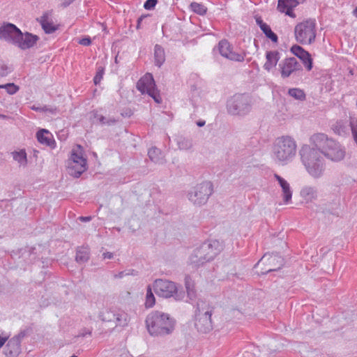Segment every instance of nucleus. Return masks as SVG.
<instances>
[{
    "label": "nucleus",
    "mask_w": 357,
    "mask_h": 357,
    "mask_svg": "<svg viewBox=\"0 0 357 357\" xmlns=\"http://www.w3.org/2000/svg\"><path fill=\"white\" fill-rule=\"evenodd\" d=\"M213 307L206 301L199 300L195 310V326L199 333H207L213 329Z\"/></svg>",
    "instance_id": "39448f33"
},
{
    "label": "nucleus",
    "mask_w": 357,
    "mask_h": 357,
    "mask_svg": "<svg viewBox=\"0 0 357 357\" xmlns=\"http://www.w3.org/2000/svg\"><path fill=\"white\" fill-rule=\"evenodd\" d=\"M38 21L40 22L45 33H52L59 29V26L54 24L52 20L50 19L47 13H44L39 20L38 19Z\"/></svg>",
    "instance_id": "412c9836"
},
{
    "label": "nucleus",
    "mask_w": 357,
    "mask_h": 357,
    "mask_svg": "<svg viewBox=\"0 0 357 357\" xmlns=\"http://www.w3.org/2000/svg\"><path fill=\"white\" fill-rule=\"evenodd\" d=\"M261 31L264 33L266 38L270 39L273 43H277L278 40V37L276 33H275L271 29L270 26L267 24L264 26Z\"/></svg>",
    "instance_id": "c9c22d12"
},
{
    "label": "nucleus",
    "mask_w": 357,
    "mask_h": 357,
    "mask_svg": "<svg viewBox=\"0 0 357 357\" xmlns=\"http://www.w3.org/2000/svg\"><path fill=\"white\" fill-rule=\"evenodd\" d=\"M90 252L88 248L78 247L76 251L75 260L79 264H84L89 259Z\"/></svg>",
    "instance_id": "393cba45"
},
{
    "label": "nucleus",
    "mask_w": 357,
    "mask_h": 357,
    "mask_svg": "<svg viewBox=\"0 0 357 357\" xmlns=\"http://www.w3.org/2000/svg\"><path fill=\"white\" fill-rule=\"evenodd\" d=\"M221 250L222 245L218 241H206L193 251L190 257V262L198 268L213 260Z\"/></svg>",
    "instance_id": "20e7f679"
},
{
    "label": "nucleus",
    "mask_w": 357,
    "mask_h": 357,
    "mask_svg": "<svg viewBox=\"0 0 357 357\" xmlns=\"http://www.w3.org/2000/svg\"><path fill=\"white\" fill-rule=\"evenodd\" d=\"M77 160V162H82V164H86V160L81 155L73 152L71 155V158L69 161Z\"/></svg>",
    "instance_id": "a19ab883"
},
{
    "label": "nucleus",
    "mask_w": 357,
    "mask_h": 357,
    "mask_svg": "<svg viewBox=\"0 0 357 357\" xmlns=\"http://www.w3.org/2000/svg\"><path fill=\"white\" fill-rule=\"evenodd\" d=\"M190 8L193 12L200 15H205L207 11V8L203 4L197 2L191 3Z\"/></svg>",
    "instance_id": "e433bc0d"
},
{
    "label": "nucleus",
    "mask_w": 357,
    "mask_h": 357,
    "mask_svg": "<svg viewBox=\"0 0 357 357\" xmlns=\"http://www.w3.org/2000/svg\"><path fill=\"white\" fill-rule=\"evenodd\" d=\"M0 89H5L7 93L10 95H13L16 93L20 89L19 86L15 85L14 83L1 84Z\"/></svg>",
    "instance_id": "4c0bfd02"
},
{
    "label": "nucleus",
    "mask_w": 357,
    "mask_h": 357,
    "mask_svg": "<svg viewBox=\"0 0 357 357\" xmlns=\"http://www.w3.org/2000/svg\"><path fill=\"white\" fill-rule=\"evenodd\" d=\"M315 28V20L311 19L298 24L294 29L296 41L303 45L312 44L316 38Z\"/></svg>",
    "instance_id": "6e6552de"
},
{
    "label": "nucleus",
    "mask_w": 357,
    "mask_h": 357,
    "mask_svg": "<svg viewBox=\"0 0 357 357\" xmlns=\"http://www.w3.org/2000/svg\"><path fill=\"white\" fill-rule=\"evenodd\" d=\"M288 94L298 100H304L305 99V94L304 91L298 88L289 89Z\"/></svg>",
    "instance_id": "72a5a7b5"
},
{
    "label": "nucleus",
    "mask_w": 357,
    "mask_h": 357,
    "mask_svg": "<svg viewBox=\"0 0 357 357\" xmlns=\"http://www.w3.org/2000/svg\"><path fill=\"white\" fill-rule=\"evenodd\" d=\"M8 340V336L1 337L0 336V349L6 344Z\"/></svg>",
    "instance_id": "864d4df0"
},
{
    "label": "nucleus",
    "mask_w": 357,
    "mask_h": 357,
    "mask_svg": "<svg viewBox=\"0 0 357 357\" xmlns=\"http://www.w3.org/2000/svg\"><path fill=\"white\" fill-rule=\"evenodd\" d=\"M213 186L211 182L204 181L195 186L188 193V199L196 206L204 205L213 194Z\"/></svg>",
    "instance_id": "1a4fd4ad"
},
{
    "label": "nucleus",
    "mask_w": 357,
    "mask_h": 357,
    "mask_svg": "<svg viewBox=\"0 0 357 357\" xmlns=\"http://www.w3.org/2000/svg\"><path fill=\"white\" fill-rule=\"evenodd\" d=\"M282 78L289 77L292 73L302 70V66L295 57L286 58L279 63Z\"/></svg>",
    "instance_id": "2eb2a0df"
},
{
    "label": "nucleus",
    "mask_w": 357,
    "mask_h": 357,
    "mask_svg": "<svg viewBox=\"0 0 357 357\" xmlns=\"http://www.w3.org/2000/svg\"><path fill=\"white\" fill-rule=\"evenodd\" d=\"M86 170V164L78 163L77 160L68 162V174L75 178H79Z\"/></svg>",
    "instance_id": "aec40b11"
},
{
    "label": "nucleus",
    "mask_w": 357,
    "mask_h": 357,
    "mask_svg": "<svg viewBox=\"0 0 357 357\" xmlns=\"http://www.w3.org/2000/svg\"><path fill=\"white\" fill-rule=\"evenodd\" d=\"M215 51H218L222 56L230 61L243 62L245 60V53L239 54L234 52L232 45L226 39L219 41L218 45L213 48V52Z\"/></svg>",
    "instance_id": "ddd939ff"
},
{
    "label": "nucleus",
    "mask_w": 357,
    "mask_h": 357,
    "mask_svg": "<svg viewBox=\"0 0 357 357\" xmlns=\"http://www.w3.org/2000/svg\"><path fill=\"white\" fill-rule=\"evenodd\" d=\"M205 123H206L205 121H202V120L198 121L197 122V126H199V127H202V126H204L205 125Z\"/></svg>",
    "instance_id": "13d9d810"
},
{
    "label": "nucleus",
    "mask_w": 357,
    "mask_h": 357,
    "mask_svg": "<svg viewBox=\"0 0 357 357\" xmlns=\"http://www.w3.org/2000/svg\"><path fill=\"white\" fill-rule=\"evenodd\" d=\"M255 20H256V23L259 26L260 29L261 30L264 26H266L267 25L266 23H265L261 17L259 16H257V17H255Z\"/></svg>",
    "instance_id": "c03bdc74"
},
{
    "label": "nucleus",
    "mask_w": 357,
    "mask_h": 357,
    "mask_svg": "<svg viewBox=\"0 0 357 357\" xmlns=\"http://www.w3.org/2000/svg\"><path fill=\"white\" fill-rule=\"evenodd\" d=\"M354 14L355 16L357 17V7L354 9Z\"/></svg>",
    "instance_id": "052dcab7"
},
{
    "label": "nucleus",
    "mask_w": 357,
    "mask_h": 357,
    "mask_svg": "<svg viewBox=\"0 0 357 357\" xmlns=\"http://www.w3.org/2000/svg\"><path fill=\"white\" fill-rule=\"evenodd\" d=\"M154 59L155 66L158 67H160L165 61V50L160 45H155Z\"/></svg>",
    "instance_id": "a878e982"
},
{
    "label": "nucleus",
    "mask_w": 357,
    "mask_h": 357,
    "mask_svg": "<svg viewBox=\"0 0 357 357\" xmlns=\"http://www.w3.org/2000/svg\"><path fill=\"white\" fill-rule=\"evenodd\" d=\"M93 117L94 119H96L98 121L99 124L103 126V125H107L111 126L114 124L116 121L114 118H106L105 116H103L102 115H100L98 114V112L93 113Z\"/></svg>",
    "instance_id": "473e14b6"
},
{
    "label": "nucleus",
    "mask_w": 357,
    "mask_h": 357,
    "mask_svg": "<svg viewBox=\"0 0 357 357\" xmlns=\"http://www.w3.org/2000/svg\"><path fill=\"white\" fill-rule=\"evenodd\" d=\"M36 137L38 141L46 146H52L55 141L53 139L52 135L50 132L46 129H40L36 132Z\"/></svg>",
    "instance_id": "5701e85b"
},
{
    "label": "nucleus",
    "mask_w": 357,
    "mask_h": 357,
    "mask_svg": "<svg viewBox=\"0 0 357 357\" xmlns=\"http://www.w3.org/2000/svg\"><path fill=\"white\" fill-rule=\"evenodd\" d=\"M174 324V320L168 314L159 311L151 312L146 319V328L152 336H163L172 333Z\"/></svg>",
    "instance_id": "7ed1b4c3"
},
{
    "label": "nucleus",
    "mask_w": 357,
    "mask_h": 357,
    "mask_svg": "<svg viewBox=\"0 0 357 357\" xmlns=\"http://www.w3.org/2000/svg\"><path fill=\"white\" fill-rule=\"evenodd\" d=\"M22 38V31L12 23H3L0 26V39L16 45L18 40Z\"/></svg>",
    "instance_id": "4468645a"
},
{
    "label": "nucleus",
    "mask_w": 357,
    "mask_h": 357,
    "mask_svg": "<svg viewBox=\"0 0 357 357\" xmlns=\"http://www.w3.org/2000/svg\"><path fill=\"white\" fill-rule=\"evenodd\" d=\"M128 316L126 313L121 312H116L114 319L115 325L113 328L116 327H121L123 328L128 324Z\"/></svg>",
    "instance_id": "bb28decb"
},
{
    "label": "nucleus",
    "mask_w": 357,
    "mask_h": 357,
    "mask_svg": "<svg viewBox=\"0 0 357 357\" xmlns=\"http://www.w3.org/2000/svg\"><path fill=\"white\" fill-rule=\"evenodd\" d=\"M137 89L142 94H148L155 102L160 103L162 102L159 91L156 88L153 77L151 73L145 74L137 82Z\"/></svg>",
    "instance_id": "9d476101"
},
{
    "label": "nucleus",
    "mask_w": 357,
    "mask_h": 357,
    "mask_svg": "<svg viewBox=\"0 0 357 357\" xmlns=\"http://www.w3.org/2000/svg\"><path fill=\"white\" fill-rule=\"evenodd\" d=\"M350 126H351V128L352 135L354 136L356 134H357V124L355 123L354 121H351L350 123Z\"/></svg>",
    "instance_id": "8fccbe9b"
},
{
    "label": "nucleus",
    "mask_w": 357,
    "mask_h": 357,
    "mask_svg": "<svg viewBox=\"0 0 357 357\" xmlns=\"http://www.w3.org/2000/svg\"><path fill=\"white\" fill-rule=\"evenodd\" d=\"M26 331H21L10 339L8 338L7 343L3 347V352L6 357H17L21 353V342L26 335Z\"/></svg>",
    "instance_id": "f8f14e48"
},
{
    "label": "nucleus",
    "mask_w": 357,
    "mask_h": 357,
    "mask_svg": "<svg viewBox=\"0 0 357 357\" xmlns=\"http://www.w3.org/2000/svg\"><path fill=\"white\" fill-rule=\"evenodd\" d=\"M79 43L84 46H89L91 44V40L89 37H86V38L81 39L79 41Z\"/></svg>",
    "instance_id": "a18cd8bd"
},
{
    "label": "nucleus",
    "mask_w": 357,
    "mask_h": 357,
    "mask_svg": "<svg viewBox=\"0 0 357 357\" xmlns=\"http://www.w3.org/2000/svg\"><path fill=\"white\" fill-rule=\"evenodd\" d=\"M13 159L17 161L20 165L26 166L27 164L26 153L25 150L22 149L20 151H13L11 153Z\"/></svg>",
    "instance_id": "2f4dec72"
},
{
    "label": "nucleus",
    "mask_w": 357,
    "mask_h": 357,
    "mask_svg": "<svg viewBox=\"0 0 357 357\" xmlns=\"http://www.w3.org/2000/svg\"><path fill=\"white\" fill-rule=\"evenodd\" d=\"M274 178L278 182L280 188H282V196L284 202L285 204L289 203L292 197V190L289 183L284 178L277 174H274Z\"/></svg>",
    "instance_id": "a211bd4d"
},
{
    "label": "nucleus",
    "mask_w": 357,
    "mask_h": 357,
    "mask_svg": "<svg viewBox=\"0 0 357 357\" xmlns=\"http://www.w3.org/2000/svg\"><path fill=\"white\" fill-rule=\"evenodd\" d=\"M353 137H354V139L355 142L357 143V134L354 135Z\"/></svg>",
    "instance_id": "bf43d9fd"
},
{
    "label": "nucleus",
    "mask_w": 357,
    "mask_h": 357,
    "mask_svg": "<svg viewBox=\"0 0 357 357\" xmlns=\"http://www.w3.org/2000/svg\"><path fill=\"white\" fill-rule=\"evenodd\" d=\"M298 4L297 0H278V10L284 12L288 8H294Z\"/></svg>",
    "instance_id": "c85d7f7f"
},
{
    "label": "nucleus",
    "mask_w": 357,
    "mask_h": 357,
    "mask_svg": "<svg viewBox=\"0 0 357 357\" xmlns=\"http://www.w3.org/2000/svg\"><path fill=\"white\" fill-rule=\"evenodd\" d=\"M102 256H103L104 259H110L113 258L114 255H113L112 252H104Z\"/></svg>",
    "instance_id": "603ef678"
},
{
    "label": "nucleus",
    "mask_w": 357,
    "mask_h": 357,
    "mask_svg": "<svg viewBox=\"0 0 357 357\" xmlns=\"http://www.w3.org/2000/svg\"><path fill=\"white\" fill-rule=\"evenodd\" d=\"M92 333V331L91 330H89V329H87V328H84L82 329L78 334V337H85L86 335H91Z\"/></svg>",
    "instance_id": "49530a36"
},
{
    "label": "nucleus",
    "mask_w": 357,
    "mask_h": 357,
    "mask_svg": "<svg viewBox=\"0 0 357 357\" xmlns=\"http://www.w3.org/2000/svg\"><path fill=\"white\" fill-rule=\"evenodd\" d=\"M75 0H61V6L63 8L68 7Z\"/></svg>",
    "instance_id": "de8ad7c7"
},
{
    "label": "nucleus",
    "mask_w": 357,
    "mask_h": 357,
    "mask_svg": "<svg viewBox=\"0 0 357 357\" xmlns=\"http://www.w3.org/2000/svg\"><path fill=\"white\" fill-rule=\"evenodd\" d=\"M104 70H105L104 68H102L101 66L98 68L96 75L93 77V83L95 85H98L100 83V82L103 77Z\"/></svg>",
    "instance_id": "58836bf2"
},
{
    "label": "nucleus",
    "mask_w": 357,
    "mask_h": 357,
    "mask_svg": "<svg viewBox=\"0 0 357 357\" xmlns=\"http://www.w3.org/2000/svg\"><path fill=\"white\" fill-rule=\"evenodd\" d=\"M296 150L297 144L293 137L288 135L279 137L273 144L271 157L275 162L285 165L293 160Z\"/></svg>",
    "instance_id": "f03ea898"
},
{
    "label": "nucleus",
    "mask_w": 357,
    "mask_h": 357,
    "mask_svg": "<svg viewBox=\"0 0 357 357\" xmlns=\"http://www.w3.org/2000/svg\"><path fill=\"white\" fill-rule=\"evenodd\" d=\"M227 109L231 115L245 116L251 111L252 98L247 93L235 94L227 100Z\"/></svg>",
    "instance_id": "423d86ee"
},
{
    "label": "nucleus",
    "mask_w": 357,
    "mask_h": 357,
    "mask_svg": "<svg viewBox=\"0 0 357 357\" xmlns=\"http://www.w3.org/2000/svg\"><path fill=\"white\" fill-rule=\"evenodd\" d=\"M148 17V15H141L138 19H137V29H140V26H141V24H142V20L147 17Z\"/></svg>",
    "instance_id": "09e8293b"
},
{
    "label": "nucleus",
    "mask_w": 357,
    "mask_h": 357,
    "mask_svg": "<svg viewBox=\"0 0 357 357\" xmlns=\"http://www.w3.org/2000/svg\"><path fill=\"white\" fill-rule=\"evenodd\" d=\"M148 155L150 160L156 164H164L165 162V155L160 151L155 146H153L149 149L148 151Z\"/></svg>",
    "instance_id": "b1692460"
},
{
    "label": "nucleus",
    "mask_w": 357,
    "mask_h": 357,
    "mask_svg": "<svg viewBox=\"0 0 357 357\" xmlns=\"http://www.w3.org/2000/svg\"><path fill=\"white\" fill-rule=\"evenodd\" d=\"M155 303V296L150 285L147 287L145 305L146 307H152Z\"/></svg>",
    "instance_id": "f704fd0d"
},
{
    "label": "nucleus",
    "mask_w": 357,
    "mask_h": 357,
    "mask_svg": "<svg viewBox=\"0 0 357 357\" xmlns=\"http://www.w3.org/2000/svg\"><path fill=\"white\" fill-rule=\"evenodd\" d=\"M291 52L302 61L307 71L312 70L313 67L312 59L307 51L305 50L302 47L298 45H294L291 47Z\"/></svg>",
    "instance_id": "dca6fc26"
},
{
    "label": "nucleus",
    "mask_w": 357,
    "mask_h": 357,
    "mask_svg": "<svg viewBox=\"0 0 357 357\" xmlns=\"http://www.w3.org/2000/svg\"><path fill=\"white\" fill-rule=\"evenodd\" d=\"M177 145L181 150H188L192 146V141L191 139L179 136L176 139Z\"/></svg>",
    "instance_id": "7c9ffc66"
},
{
    "label": "nucleus",
    "mask_w": 357,
    "mask_h": 357,
    "mask_svg": "<svg viewBox=\"0 0 357 357\" xmlns=\"http://www.w3.org/2000/svg\"><path fill=\"white\" fill-rule=\"evenodd\" d=\"M293 9L294 8H288L287 10H285L283 13H284L287 15L289 16V17H295L296 15L293 11Z\"/></svg>",
    "instance_id": "3c124183"
},
{
    "label": "nucleus",
    "mask_w": 357,
    "mask_h": 357,
    "mask_svg": "<svg viewBox=\"0 0 357 357\" xmlns=\"http://www.w3.org/2000/svg\"><path fill=\"white\" fill-rule=\"evenodd\" d=\"M43 112H49L52 114H56L58 112V109L56 107L45 105L43 107Z\"/></svg>",
    "instance_id": "37998d69"
},
{
    "label": "nucleus",
    "mask_w": 357,
    "mask_h": 357,
    "mask_svg": "<svg viewBox=\"0 0 357 357\" xmlns=\"http://www.w3.org/2000/svg\"><path fill=\"white\" fill-rule=\"evenodd\" d=\"M301 197L307 202H312L318 197V190L314 186L304 185L300 191Z\"/></svg>",
    "instance_id": "6ab92c4d"
},
{
    "label": "nucleus",
    "mask_w": 357,
    "mask_h": 357,
    "mask_svg": "<svg viewBox=\"0 0 357 357\" xmlns=\"http://www.w3.org/2000/svg\"><path fill=\"white\" fill-rule=\"evenodd\" d=\"M0 118L6 119L7 116L6 115H3V114H0Z\"/></svg>",
    "instance_id": "680f3d73"
},
{
    "label": "nucleus",
    "mask_w": 357,
    "mask_h": 357,
    "mask_svg": "<svg viewBox=\"0 0 357 357\" xmlns=\"http://www.w3.org/2000/svg\"><path fill=\"white\" fill-rule=\"evenodd\" d=\"M266 61L264 65V68L270 71L276 66L280 59V53L278 51H268L266 53Z\"/></svg>",
    "instance_id": "4be33fe9"
},
{
    "label": "nucleus",
    "mask_w": 357,
    "mask_h": 357,
    "mask_svg": "<svg viewBox=\"0 0 357 357\" xmlns=\"http://www.w3.org/2000/svg\"><path fill=\"white\" fill-rule=\"evenodd\" d=\"M116 313L114 311L106 309L99 313L98 317L102 321L113 322L115 319Z\"/></svg>",
    "instance_id": "c756f323"
},
{
    "label": "nucleus",
    "mask_w": 357,
    "mask_h": 357,
    "mask_svg": "<svg viewBox=\"0 0 357 357\" xmlns=\"http://www.w3.org/2000/svg\"><path fill=\"white\" fill-rule=\"evenodd\" d=\"M185 286L188 297L190 300H193L196 297V291L195 290L194 282L189 275L185 277Z\"/></svg>",
    "instance_id": "cd10ccee"
},
{
    "label": "nucleus",
    "mask_w": 357,
    "mask_h": 357,
    "mask_svg": "<svg viewBox=\"0 0 357 357\" xmlns=\"http://www.w3.org/2000/svg\"><path fill=\"white\" fill-rule=\"evenodd\" d=\"M310 140L313 147L303 145L299 154L307 173L314 178H319L325 171L321 154L332 161L338 162L344 158L345 151L337 142L324 133L314 134Z\"/></svg>",
    "instance_id": "f257e3e1"
},
{
    "label": "nucleus",
    "mask_w": 357,
    "mask_h": 357,
    "mask_svg": "<svg viewBox=\"0 0 357 357\" xmlns=\"http://www.w3.org/2000/svg\"><path fill=\"white\" fill-rule=\"evenodd\" d=\"M12 72V68L7 65L0 63V76L6 77Z\"/></svg>",
    "instance_id": "ea45409f"
},
{
    "label": "nucleus",
    "mask_w": 357,
    "mask_h": 357,
    "mask_svg": "<svg viewBox=\"0 0 357 357\" xmlns=\"http://www.w3.org/2000/svg\"><path fill=\"white\" fill-rule=\"evenodd\" d=\"M284 264V259L278 254L266 253L256 264V266L264 265L260 273L258 274H267L268 273L280 270Z\"/></svg>",
    "instance_id": "9b49d317"
},
{
    "label": "nucleus",
    "mask_w": 357,
    "mask_h": 357,
    "mask_svg": "<svg viewBox=\"0 0 357 357\" xmlns=\"http://www.w3.org/2000/svg\"><path fill=\"white\" fill-rule=\"evenodd\" d=\"M126 275H128V273H126L125 271H121L115 275V278H122Z\"/></svg>",
    "instance_id": "4d7b16f0"
},
{
    "label": "nucleus",
    "mask_w": 357,
    "mask_h": 357,
    "mask_svg": "<svg viewBox=\"0 0 357 357\" xmlns=\"http://www.w3.org/2000/svg\"><path fill=\"white\" fill-rule=\"evenodd\" d=\"M79 220L82 221V222H89L91 220V216H80L79 218Z\"/></svg>",
    "instance_id": "5fc2aeb1"
},
{
    "label": "nucleus",
    "mask_w": 357,
    "mask_h": 357,
    "mask_svg": "<svg viewBox=\"0 0 357 357\" xmlns=\"http://www.w3.org/2000/svg\"><path fill=\"white\" fill-rule=\"evenodd\" d=\"M155 293L163 298L174 297L176 301H181L185 296V292L178 290L176 284L172 281L157 279L153 284Z\"/></svg>",
    "instance_id": "0eeeda50"
},
{
    "label": "nucleus",
    "mask_w": 357,
    "mask_h": 357,
    "mask_svg": "<svg viewBox=\"0 0 357 357\" xmlns=\"http://www.w3.org/2000/svg\"><path fill=\"white\" fill-rule=\"evenodd\" d=\"M157 0H146L144 3V8L146 10H152L155 8Z\"/></svg>",
    "instance_id": "79ce46f5"
},
{
    "label": "nucleus",
    "mask_w": 357,
    "mask_h": 357,
    "mask_svg": "<svg viewBox=\"0 0 357 357\" xmlns=\"http://www.w3.org/2000/svg\"><path fill=\"white\" fill-rule=\"evenodd\" d=\"M31 109L33 111H36V112H43V107H37L36 105H33L31 107Z\"/></svg>",
    "instance_id": "6e6d98bb"
},
{
    "label": "nucleus",
    "mask_w": 357,
    "mask_h": 357,
    "mask_svg": "<svg viewBox=\"0 0 357 357\" xmlns=\"http://www.w3.org/2000/svg\"><path fill=\"white\" fill-rule=\"evenodd\" d=\"M114 229H116L118 231H121V229L119 227H114Z\"/></svg>",
    "instance_id": "e2e57ef3"
},
{
    "label": "nucleus",
    "mask_w": 357,
    "mask_h": 357,
    "mask_svg": "<svg viewBox=\"0 0 357 357\" xmlns=\"http://www.w3.org/2000/svg\"><path fill=\"white\" fill-rule=\"evenodd\" d=\"M38 40L39 37L36 35L29 32H22V38L18 40L16 46L23 50H27L33 47Z\"/></svg>",
    "instance_id": "f3484780"
}]
</instances>
